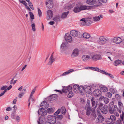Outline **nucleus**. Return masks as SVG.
Masks as SVG:
<instances>
[{"instance_id":"9b49d317","label":"nucleus","mask_w":124,"mask_h":124,"mask_svg":"<svg viewBox=\"0 0 124 124\" xmlns=\"http://www.w3.org/2000/svg\"><path fill=\"white\" fill-rule=\"evenodd\" d=\"M112 41L115 43L119 44L122 42V39L120 37H115L113 39Z\"/></svg>"},{"instance_id":"49530a36","label":"nucleus","mask_w":124,"mask_h":124,"mask_svg":"<svg viewBox=\"0 0 124 124\" xmlns=\"http://www.w3.org/2000/svg\"><path fill=\"white\" fill-rule=\"evenodd\" d=\"M19 1L21 3L23 4L25 6L26 5L27 3L24 0H19Z\"/></svg>"},{"instance_id":"f704fd0d","label":"nucleus","mask_w":124,"mask_h":124,"mask_svg":"<svg viewBox=\"0 0 124 124\" xmlns=\"http://www.w3.org/2000/svg\"><path fill=\"white\" fill-rule=\"evenodd\" d=\"M85 20V18H83L81 19L80 20V23L81 24L83 25H86Z\"/></svg>"},{"instance_id":"13d9d810","label":"nucleus","mask_w":124,"mask_h":124,"mask_svg":"<svg viewBox=\"0 0 124 124\" xmlns=\"http://www.w3.org/2000/svg\"><path fill=\"white\" fill-rule=\"evenodd\" d=\"M65 87L66 88V89L68 91H69L72 89V88L71 86L70 85Z\"/></svg>"},{"instance_id":"603ef678","label":"nucleus","mask_w":124,"mask_h":124,"mask_svg":"<svg viewBox=\"0 0 124 124\" xmlns=\"http://www.w3.org/2000/svg\"><path fill=\"white\" fill-rule=\"evenodd\" d=\"M15 119L17 122H20L21 120L20 117L18 115L16 116Z\"/></svg>"},{"instance_id":"7c9ffc66","label":"nucleus","mask_w":124,"mask_h":124,"mask_svg":"<svg viewBox=\"0 0 124 124\" xmlns=\"http://www.w3.org/2000/svg\"><path fill=\"white\" fill-rule=\"evenodd\" d=\"M83 37L85 38L89 39L90 37V35L86 32H85L83 34Z\"/></svg>"},{"instance_id":"79ce46f5","label":"nucleus","mask_w":124,"mask_h":124,"mask_svg":"<svg viewBox=\"0 0 124 124\" xmlns=\"http://www.w3.org/2000/svg\"><path fill=\"white\" fill-rule=\"evenodd\" d=\"M62 112V113L63 114H65L66 111V109L64 107H62L61 108V109L60 110Z\"/></svg>"},{"instance_id":"dca6fc26","label":"nucleus","mask_w":124,"mask_h":124,"mask_svg":"<svg viewBox=\"0 0 124 124\" xmlns=\"http://www.w3.org/2000/svg\"><path fill=\"white\" fill-rule=\"evenodd\" d=\"M65 39L66 41L69 42H71L72 40V38L71 36L68 34H65Z\"/></svg>"},{"instance_id":"20e7f679","label":"nucleus","mask_w":124,"mask_h":124,"mask_svg":"<svg viewBox=\"0 0 124 124\" xmlns=\"http://www.w3.org/2000/svg\"><path fill=\"white\" fill-rule=\"evenodd\" d=\"M81 87L82 90L83 89L85 91L88 93H90L91 92V87L89 86L85 85L83 87L82 86H80Z\"/></svg>"},{"instance_id":"f257e3e1","label":"nucleus","mask_w":124,"mask_h":124,"mask_svg":"<svg viewBox=\"0 0 124 124\" xmlns=\"http://www.w3.org/2000/svg\"><path fill=\"white\" fill-rule=\"evenodd\" d=\"M117 110H118V108L116 105H114L113 108L110 107L108 108V111L111 114H114L115 115L118 116H119V114L117 112Z\"/></svg>"},{"instance_id":"a878e982","label":"nucleus","mask_w":124,"mask_h":124,"mask_svg":"<svg viewBox=\"0 0 124 124\" xmlns=\"http://www.w3.org/2000/svg\"><path fill=\"white\" fill-rule=\"evenodd\" d=\"M96 2V0H87L86 1L87 3L90 5H93Z\"/></svg>"},{"instance_id":"ea45409f","label":"nucleus","mask_w":124,"mask_h":124,"mask_svg":"<svg viewBox=\"0 0 124 124\" xmlns=\"http://www.w3.org/2000/svg\"><path fill=\"white\" fill-rule=\"evenodd\" d=\"M118 104L119 108L121 109L123 107V105L121 101H119L118 102Z\"/></svg>"},{"instance_id":"052dcab7","label":"nucleus","mask_w":124,"mask_h":124,"mask_svg":"<svg viewBox=\"0 0 124 124\" xmlns=\"http://www.w3.org/2000/svg\"><path fill=\"white\" fill-rule=\"evenodd\" d=\"M35 89H34L33 90H32V91L31 92V94L30 95V97L31 96H32L33 94L34 93V92H35Z\"/></svg>"},{"instance_id":"f3484780","label":"nucleus","mask_w":124,"mask_h":124,"mask_svg":"<svg viewBox=\"0 0 124 124\" xmlns=\"http://www.w3.org/2000/svg\"><path fill=\"white\" fill-rule=\"evenodd\" d=\"M101 110L103 114H106L108 112V106L106 105H105L101 109Z\"/></svg>"},{"instance_id":"4468645a","label":"nucleus","mask_w":124,"mask_h":124,"mask_svg":"<svg viewBox=\"0 0 124 124\" xmlns=\"http://www.w3.org/2000/svg\"><path fill=\"white\" fill-rule=\"evenodd\" d=\"M104 119V118L101 115H100L98 116V117L96 120V122L98 123H101L103 122Z\"/></svg>"},{"instance_id":"680f3d73","label":"nucleus","mask_w":124,"mask_h":124,"mask_svg":"<svg viewBox=\"0 0 124 124\" xmlns=\"http://www.w3.org/2000/svg\"><path fill=\"white\" fill-rule=\"evenodd\" d=\"M30 100H31L32 101H34V99L32 97V96H31V97L30 96L28 100V101H30Z\"/></svg>"},{"instance_id":"6e6552de","label":"nucleus","mask_w":124,"mask_h":124,"mask_svg":"<svg viewBox=\"0 0 124 124\" xmlns=\"http://www.w3.org/2000/svg\"><path fill=\"white\" fill-rule=\"evenodd\" d=\"M72 89L76 93H78L79 91H82V88L81 87H80V86H79L78 85H74L73 86Z\"/></svg>"},{"instance_id":"8fccbe9b","label":"nucleus","mask_w":124,"mask_h":124,"mask_svg":"<svg viewBox=\"0 0 124 124\" xmlns=\"http://www.w3.org/2000/svg\"><path fill=\"white\" fill-rule=\"evenodd\" d=\"M38 12L39 16V17H41L42 16V12L40 9L39 8H38Z\"/></svg>"},{"instance_id":"774afa93","label":"nucleus","mask_w":124,"mask_h":124,"mask_svg":"<svg viewBox=\"0 0 124 124\" xmlns=\"http://www.w3.org/2000/svg\"><path fill=\"white\" fill-rule=\"evenodd\" d=\"M48 23L50 25H53L54 24V22L53 21H51L49 22Z\"/></svg>"},{"instance_id":"2f4dec72","label":"nucleus","mask_w":124,"mask_h":124,"mask_svg":"<svg viewBox=\"0 0 124 124\" xmlns=\"http://www.w3.org/2000/svg\"><path fill=\"white\" fill-rule=\"evenodd\" d=\"M122 62V61L121 60H117L114 61V65L115 66H117Z\"/></svg>"},{"instance_id":"0eeeda50","label":"nucleus","mask_w":124,"mask_h":124,"mask_svg":"<svg viewBox=\"0 0 124 124\" xmlns=\"http://www.w3.org/2000/svg\"><path fill=\"white\" fill-rule=\"evenodd\" d=\"M46 7L48 8H52L54 5L53 0H46Z\"/></svg>"},{"instance_id":"de8ad7c7","label":"nucleus","mask_w":124,"mask_h":124,"mask_svg":"<svg viewBox=\"0 0 124 124\" xmlns=\"http://www.w3.org/2000/svg\"><path fill=\"white\" fill-rule=\"evenodd\" d=\"M94 98H92V99L91 101L92 102V104L93 107L95 104V103L94 101Z\"/></svg>"},{"instance_id":"393cba45","label":"nucleus","mask_w":124,"mask_h":124,"mask_svg":"<svg viewBox=\"0 0 124 124\" xmlns=\"http://www.w3.org/2000/svg\"><path fill=\"white\" fill-rule=\"evenodd\" d=\"M26 91V90L25 89H23L22 91L19 93L18 96V97L20 98H21L25 94Z\"/></svg>"},{"instance_id":"412c9836","label":"nucleus","mask_w":124,"mask_h":124,"mask_svg":"<svg viewBox=\"0 0 124 124\" xmlns=\"http://www.w3.org/2000/svg\"><path fill=\"white\" fill-rule=\"evenodd\" d=\"M40 106L41 107L46 108L48 107L49 104L46 101H43L41 103Z\"/></svg>"},{"instance_id":"864d4df0","label":"nucleus","mask_w":124,"mask_h":124,"mask_svg":"<svg viewBox=\"0 0 124 124\" xmlns=\"http://www.w3.org/2000/svg\"><path fill=\"white\" fill-rule=\"evenodd\" d=\"M29 14L30 18L32 20L34 19V17L33 14L31 12H30Z\"/></svg>"},{"instance_id":"5fc2aeb1","label":"nucleus","mask_w":124,"mask_h":124,"mask_svg":"<svg viewBox=\"0 0 124 124\" xmlns=\"http://www.w3.org/2000/svg\"><path fill=\"white\" fill-rule=\"evenodd\" d=\"M106 96L109 98H110L112 96V94L110 92H108L106 94Z\"/></svg>"},{"instance_id":"4d7b16f0","label":"nucleus","mask_w":124,"mask_h":124,"mask_svg":"<svg viewBox=\"0 0 124 124\" xmlns=\"http://www.w3.org/2000/svg\"><path fill=\"white\" fill-rule=\"evenodd\" d=\"M60 112V109H59L58 110L54 113V115L56 116L58 115L59 113Z\"/></svg>"},{"instance_id":"c756f323","label":"nucleus","mask_w":124,"mask_h":124,"mask_svg":"<svg viewBox=\"0 0 124 124\" xmlns=\"http://www.w3.org/2000/svg\"><path fill=\"white\" fill-rule=\"evenodd\" d=\"M86 69H89L93 71H95L99 72V71L100 69L97 67H89L87 68Z\"/></svg>"},{"instance_id":"3c124183","label":"nucleus","mask_w":124,"mask_h":124,"mask_svg":"<svg viewBox=\"0 0 124 124\" xmlns=\"http://www.w3.org/2000/svg\"><path fill=\"white\" fill-rule=\"evenodd\" d=\"M104 101L107 104L109 102V99L107 97H105L104 99Z\"/></svg>"},{"instance_id":"69168bd1","label":"nucleus","mask_w":124,"mask_h":124,"mask_svg":"<svg viewBox=\"0 0 124 124\" xmlns=\"http://www.w3.org/2000/svg\"><path fill=\"white\" fill-rule=\"evenodd\" d=\"M115 97L117 99H119L120 98V96L118 94H116L115 95Z\"/></svg>"},{"instance_id":"aec40b11","label":"nucleus","mask_w":124,"mask_h":124,"mask_svg":"<svg viewBox=\"0 0 124 124\" xmlns=\"http://www.w3.org/2000/svg\"><path fill=\"white\" fill-rule=\"evenodd\" d=\"M74 71V70L73 69H70L64 72L62 74L60 75L59 77H61L62 76H66L71 72H73Z\"/></svg>"},{"instance_id":"09e8293b","label":"nucleus","mask_w":124,"mask_h":124,"mask_svg":"<svg viewBox=\"0 0 124 124\" xmlns=\"http://www.w3.org/2000/svg\"><path fill=\"white\" fill-rule=\"evenodd\" d=\"M31 26L33 31H36V29L35 28V24L34 23H32L31 25Z\"/></svg>"},{"instance_id":"a18cd8bd","label":"nucleus","mask_w":124,"mask_h":124,"mask_svg":"<svg viewBox=\"0 0 124 124\" xmlns=\"http://www.w3.org/2000/svg\"><path fill=\"white\" fill-rule=\"evenodd\" d=\"M99 72L102 74H105L106 75H107V74H108V73L106 72L105 70H101L100 69V70Z\"/></svg>"},{"instance_id":"e2e57ef3","label":"nucleus","mask_w":124,"mask_h":124,"mask_svg":"<svg viewBox=\"0 0 124 124\" xmlns=\"http://www.w3.org/2000/svg\"><path fill=\"white\" fill-rule=\"evenodd\" d=\"M63 92L65 93H66L68 91L66 89V88L65 87V88H63V90H62Z\"/></svg>"},{"instance_id":"6e6d98bb","label":"nucleus","mask_w":124,"mask_h":124,"mask_svg":"<svg viewBox=\"0 0 124 124\" xmlns=\"http://www.w3.org/2000/svg\"><path fill=\"white\" fill-rule=\"evenodd\" d=\"M55 117L59 120H61L63 118L62 116V115H58L56 116Z\"/></svg>"},{"instance_id":"6ab92c4d","label":"nucleus","mask_w":124,"mask_h":124,"mask_svg":"<svg viewBox=\"0 0 124 124\" xmlns=\"http://www.w3.org/2000/svg\"><path fill=\"white\" fill-rule=\"evenodd\" d=\"M82 59L84 61L87 62L88 60L91 59V58L88 55H84L82 56Z\"/></svg>"},{"instance_id":"0e129e2a","label":"nucleus","mask_w":124,"mask_h":124,"mask_svg":"<svg viewBox=\"0 0 124 124\" xmlns=\"http://www.w3.org/2000/svg\"><path fill=\"white\" fill-rule=\"evenodd\" d=\"M7 90L6 89L4 90L3 92L1 93V94H0V97L3 95L5 92H7Z\"/></svg>"},{"instance_id":"4be33fe9","label":"nucleus","mask_w":124,"mask_h":124,"mask_svg":"<svg viewBox=\"0 0 124 124\" xmlns=\"http://www.w3.org/2000/svg\"><path fill=\"white\" fill-rule=\"evenodd\" d=\"M101 91L98 89H95L93 92V94L96 96H98L101 95Z\"/></svg>"},{"instance_id":"9d476101","label":"nucleus","mask_w":124,"mask_h":124,"mask_svg":"<svg viewBox=\"0 0 124 124\" xmlns=\"http://www.w3.org/2000/svg\"><path fill=\"white\" fill-rule=\"evenodd\" d=\"M90 104L88 102L85 108V109L86 110V114L88 116L90 115L91 111V109L90 108Z\"/></svg>"},{"instance_id":"cd10ccee","label":"nucleus","mask_w":124,"mask_h":124,"mask_svg":"<svg viewBox=\"0 0 124 124\" xmlns=\"http://www.w3.org/2000/svg\"><path fill=\"white\" fill-rule=\"evenodd\" d=\"M44 121V119L43 117L41 116H40L39 119L38 120V124H42Z\"/></svg>"},{"instance_id":"1a4fd4ad","label":"nucleus","mask_w":124,"mask_h":124,"mask_svg":"<svg viewBox=\"0 0 124 124\" xmlns=\"http://www.w3.org/2000/svg\"><path fill=\"white\" fill-rule=\"evenodd\" d=\"M79 51L78 49H75L73 51L71 55L72 58H74L78 56L79 54Z\"/></svg>"},{"instance_id":"e433bc0d","label":"nucleus","mask_w":124,"mask_h":124,"mask_svg":"<svg viewBox=\"0 0 124 124\" xmlns=\"http://www.w3.org/2000/svg\"><path fill=\"white\" fill-rule=\"evenodd\" d=\"M60 16L58 15H56L53 18V20L55 21H60Z\"/></svg>"},{"instance_id":"423d86ee","label":"nucleus","mask_w":124,"mask_h":124,"mask_svg":"<svg viewBox=\"0 0 124 124\" xmlns=\"http://www.w3.org/2000/svg\"><path fill=\"white\" fill-rule=\"evenodd\" d=\"M102 57L101 55L99 54H93L91 58L92 60L94 61H96L98 60H101Z\"/></svg>"},{"instance_id":"f03ea898","label":"nucleus","mask_w":124,"mask_h":124,"mask_svg":"<svg viewBox=\"0 0 124 124\" xmlns=\"http://www.w3.org/2000/svg\"><path fill=\"white\" fill-rule=\"evenodd\" d=\"M107 41V37L104 36H101L99 38V40L97 42L98 44L101 45L105 44Z\"/></svg>"},{"instance_id":"c03bdc74","label":"nucleus","mask_w":124,"mask_h":124,"mask_svg":"<svg viewBox=\"0 0 124 124\" xmlns=\"http://www.w3.org/2000/svg\"><path fill=\"white\" fill-rule=\"evenodd\" d=\"M73 95V93L72 91L69 92L68 95V97L69 98L72 97Z\"/></svg>"},{"instance_id":"72a5a7b5","label":"nucleus","mask_w":124,"mask_h":124,"mask_svg":"<svg viewBox=\"0 0 124 124\" xmlns=\"http://www.w3.org/2000/svg\"><path fill=\"white\" fill-rule=\"evenodd\" d=\"M69 12L68 11L66 12H64L61 15V17L62 18H64L66 17L69 13Z\"/></svg>"},{"instance_id":"a19ab883","label":"nucleus","mask_w":124,"mask_h":124,"mask_svg":"<svg viewBox=\"0 0 124 124\" xmlns=\"http://www.w3.org/2000/svg\"><path fill=\"white\" fill-rule=\"evenodd\" d=\"M106 121L107 124H111L113 122L110 117L107 118L106 119Z\"/></svg>"},{"instance_id":"c9c22d12","label":"nucleus","mask_w":124,"mask_h":124,"mask_svg":"<svg viewBox=\"0 0 124 124\" xmlns=\"http://www.w3.org/2000/svg\"><path fill=\"white\" fill-rule=\"evenodd\" d=\"M110 91L114 94H116L117 93V90L113 88H111L110 89Z\"/></svg>"},{"instance_id":"b1692460","label":"nucleus","mask_w":124,"mask_h":124,"mask_svg":"<svg viewBox=\"0 0 124 124\" xmlns=\"http://www.w3.org/2000/svg\"><path fill=\"white\" fill-rule=\"evenodd\" d=\"M103 17V16L102 15H100V16H96L93 18V20L95 22H97L99 21Z\"/></svg>"},{"instance_id":"f8f14e48","label":"nucleus","mask_w":124,"mask_h":124,"mask_svg":"<svg viewBox=\"0 0 124 124\" xmlns=\"http://www.w3.org/2000/svg\"><path fill=\"white\" fill-rule=\"evenodd\" d=\"M39 114L41 116L46 115L47 114V112L46 110L43 108L39 109L38 111Z\"/></svg>"},{"instance_id":"2eb2a0df","label":"nucleus","mask_w":124,"mask_h":124,"mask_svg":"<svg viewBox=\"0 0 124 124\" xmlns=\"http://www.w3.org/2000/svg\"><path fill=\"white\" fill-rule=\"evenodd\" d=\"M47 19L49 20L51 19L53 16V14L52 11L51 10H48L47 11Z\"/></svg>"},{"instance_id":"473e14b6","label":"nucleus","mask_w":124,"mask_h":124,"mask_svg":"<svg viewBox=\"0 0 124 124\" xmlns=\"http://www.w3.org/2000/svg\"><path fill=\"white\" fill-rule=\"evenodd\" d=\"M54 109L55 108H49L47 110V112L48 113H51L54 112Z\"/></svg>"},{"instance_id":"58836bf2","label":"nucleus","mask_w":124,"mask_h":124,"mask_svg":"<svg viewBox=\"0 0 124 124\" xmlns=\"http://www.w3.org/2000/svg\"><path fill=\"white\" fill-rule=\"evenodd\" d=\"M50 99H51L52 100H55L57 97V95L56 94H53L51 95L50 97Z\"/></svg>"},{"instance_id":"c85d7f7f","label":"nucleus","mask_w":124,"mask_h":124,"mask_svg":"<svg viewBox=\"0 0 124 124\" xmlns=\"http://www.w3.org/2000/svg\"><path fill=\"white\" fill-rule=\"evenodd\" d=\"M85 21L86 25H88L91 24L92 23V19L90 18H85Z\"/></svg>"},{"instance_id":"37998d69","label":"nucleus","mask_w":124,"mask_h":124,"mask_svg":"<svg viewBox=\"0 0 124 124\" xmlns=\"http://www.w3.org/2000/svg\"><path fill=\"white\" fill-rule=\"evenodd\" d=\"M110 118L111 119L113 122L115 121L116 119V117L114 115L110 116Z\"/></svg>"},{"instance_id":"4c0bfd02","label":"nucleus","mask_w":124,"mask_h":124,"mask_svg":"<svg viewBox=\"0 0 124 124\" xmlns=\"http://www.w3.org/2000/svg\"><path fill=\"white\" fill-rule=\"evenodd\" d=\"M101 91L103 92H106L108 90V88L106 87H101Z\"/></svg>"},{"instance_id":"ddd939ff","label":"nucleus","mask_w":124,"mask_h":124,"mask_svg":"<svg viewBox=\"0 0 124 124\" xmlns=\"http://www.w3.org/2000/svg\"><path fill=\"white\" fill-rule=\"evenodd\" d=\"M54 52H53L49 58V61L47 64L48 65H51L52 63L55 60V59L54 57Z\"/></svg>"},{"instance_id":"338daca9","label":"nucleus","mask_w":124,"mask_h":124,"mask_svg":"<svg viewBox=\"0 0 124 124\" xmlns=\"http://www.w3.org/2000/svg\"><path fill=\"white\" fill-rule=\"evenodd\" d=\"M99 2H101L103 3H105L107 2V0H98Z\"/></svg>"},{"instance_id":"bb28decb","label":"nucleus","mask_w":124,"mask_h":124,"mask_svg":"<svg viewBox=\"0 0 124 124\" xmlns=\"http://www.w3.org/2000/svg\"><path fill=\"white\" fill-rule=\"evenodd\" d=\"M73 11L75 13L81 11L80 5L76 6L74 8Z\"/></svg>"},{"instance_id":"39448f33","label":"nucleus","mask_w":124,"mask_h":124,"mask_svg":"<svg viewBox=\"0 0 124 124\" xmlns=\"http://www.w3.org/2000/svg\"><path fill=\"white\" fill-rule=\"evenodd\" d=\"M70 33L71 35L74 37H79L82 35V34L80 32L75 30L71 31L70 32Z\"/></svg>"},{"instance_id":"a211bd4d","label":"nucleus","mask_w":124,"mask_h":124,"mask_svg":"<svg viewBox=\"0 0 124 124\" xmlns=\"http://www.w3.org/2000/svg\"><path fill=\"white\" fill-rule=\"evenodd\" d=\"M67 48V43L63 42L61 46L60 49L62 50H65Z\"/></svg>"},{"instance_id":"7ed1b4c3","label":"nucleus","mask_w":124,"mask_h":124,"mask_svg":"<svg viewBox=\"0 0 124 124\" xmlns=\"http://www.w3.org/2000/svg\"><path fill=\"white\" fill-rule=\"evenodd\" d=\"M47 121L52 123L55 124L56 122V117L53 116L48 115L47 117Z\"/></svg>"},{"instance_id":"bf43d9fd","label":"nucleus","mask_w":124,"mask_h":124,"mask_svg":"<svg viewBox=\"0 0 124 124\" xmlns=\"http://www.w3.org/2000/svg\"><path fill=\"white\" fill-rule=\"evenodd\" d=\"M7 87V85L4 86L0 88L1 90H4L6 89Z\"/></svg>"},{"instance_id":"5701e85b","label":"nucleus","mask_w":124,"mask_h":124,"mask_svg":"<svg viewBox=\"0 0 124 124\" xmlns=\"http://www.w3.org/2000/svg\"><path fill=\"white\" fill-rule=\"evenodd\" d=\"M80 7L81 11L85 10H88L90 9L91 7L90 6H86L80 5Z\"/></svg>"}]
</instances>
